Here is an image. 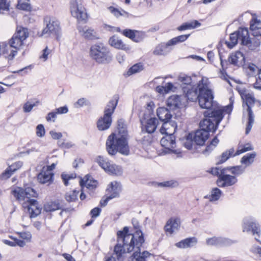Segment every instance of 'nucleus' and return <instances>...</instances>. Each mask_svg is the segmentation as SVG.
Returning a JSON list of instances; mask_svg holds the SVG:
<instances>
[{
  "instance_id": "nucleus-64",
  "label": "nucleus",
  "mask_w": 261,
  "mask_h": 261,
  "mask_svg": "<svg viewBox=\"0 0 261 261\" xmlns=\"http://www.w3.org/2000/svg\"><path fill=\"white\" fill-rule=\"evenodd\" d=\"M27 201L29 204L27 206L29 212H30L31 210L33 208L32 206H34L35 205L38 203V201L37 200L35 199H31L30 198H28Z\"/></svg>"
},
{
  "instance_id": "nucleus-4",
  "label": "nucleus",
  "mask_w": 261,
  "mask_h": 261,
  "mask_svg": "<svg viewBox=\"0 0 261 261\" xmlns=\"http://www.w3.org/2000/svg\"><path fill=\"white\" fill-rule=\"evenodd\" d=\"M215 123L210 118L204 117L200 122L199 129L194 133L192 138L197 146L196 149H198V146L205 145L206 141L210 137V133H215L217 130H215Z\"/></svg>"
},
{
  "instance_id": "nucleus-19",
  "label": "nucleus",
  "mask_w": 261,
  "mask_h": 261,
  "mask_svg": "<svg viewBox=\"0 0 261 261\" xmlns=\"http://www.w3.org/2000/svg\"><path fill=\"white\" fill-rule=\"evenodd\" d=\"M122 190V188L121 183L114 181L111 182L108 185L106 191L108 194H110L109 196L114 198L119 197V194Z\"/></svg>"
},
{
  "instance_id": "nucleus-26",
  "label": "nucleus",
  "mask_w": 261,
  "mask_h": 261,
  "mask_svg": "<svg viewBox=\"0 0 261 261\" xmlns=\"http://www.w3.org/2000/svg\"><path fill=\"white\" fill-rule=\"evenodd\" d=\"M250 29L253 31V36L261 37V20L256 17H252L250 21Z\"/></svg>"
},
{
  "instance_id": "nucleus-21",
  "label": "nucleus",
  "mask_w": 261,
  "mask_h": 261,
  "mask_svg": "<svg viewBox=\"0 0 261 261\" xmlns=\"http://www.w3.org/2000/svg\"><path fill=\"white\" fill-rule=\"evenodd\" d=\"M23 163L21 161L16 162L9 166L0 175V179H8L17 170L22 167Z\"/></svg>"
},
{
  "instance_id": "nucleus-45",
  "label": "nucleus",
  "mask_w": 261,
  "mask_h": 261,
  "mask_svg": "<svg viewBox=\"0 0 261 261\" xmlns=\"http://www.w3.org/2000/svg\"><path fill=\"white\" fill-rule=\"evenodd\" d=\"M237 243L236 240H232L230 239L223 237H219L218 247L229 246L233 244Z\"/></svg>"
},
{
  "instance_id": "nucleus-55",
  "label": "nucleus",
  "mask_w": 261,
  "mask_h": 261,
  "mask_svg": "<svg viewBox=\"0 0 261 261\" xmlns=\"http://www.w3.org/2000/svg\"><path fill=\"white\" fill-rule=\"evenodd\" d=\"M90 101L85 98H81L75 102V106L76 107H82L84 106H90Z\"/></svg>"
},
{
  "instance_id": "nucleus-53",
  "label": "nucleus",
  "mask_w": 261,
  "mask_h": 261,
  "mask_svg": "<svg viewBox=\"0 0 261 261\" xmlns=\"http://www.w3.org/2000/svg\"><path fill=\"white\" fill-rule=\"evenodd\" d=\"M176 182L169 180L161 182H156L155 185L158 187H173Z\"/></svg>"
},
{
  "instance_id": "nucleus-48",
  "label": "nucleus",
  "mask_w": 261,
  "mask_h": 261,
  "mask_svg": "<svg viewBox=\"0 0 261 261\" xmlns=\"http://www.w3.org/2000/svg\"><path fill=\"white\" fill-rule=\"evenodd\" d=\"M14 34L18 35V37L19 36H20V37H21V38L24 39V40L29 36L28 29L22 27L19 28L17 27Z\"/></svg>"
},
{
  "instance_id": "nucleus-10",
  "label": "nucleus",
  "mask_w": 261,
  "mask_h": 261,
  "mask_svg": "<svg viewBox=\"0 0 261 261\" xmlns=\"http://www.w3.org/2000/svg\"><path fill=\"white\" fill-rule=\"evenodd\" d=\"M12 194L18 200L21 199L24 200L25 198H37L38 196V194L34 188L26 186H24V188H19L18 190H13Z\"/></svg>"
},
{
  "instance_id": "nucleus-23",
  "label": "nucleus",
  "mask_w": 261,
  "mask_h": 261,
  "mask_svg": "<svg viewBox=\"0 0 261 261\" xmlns=\"http://www.w3.org/2000/svg\"><path fill=\"white\" fill-rule=\"evenodd\" d=\"M182 90L187 100L193 102L198 100L197 87L196 88L193 86L190 87H182Z\"/></svg>"
},
{
  "instance_id": "nucleus-18",
  "label": "nucleus",
  "mask_w": 261,
  "mask_h": 261,
  "mask_svg": "<svg viewBox=\"0 0 261 261\" xmlns=\"http://www.w3.org/2000/svg\"><path fill=\"white\" fill-rule=\"evenodd\" d=\"M109 43L115 48L121 49L127 53L129 52L131 49L129 45L124 43L122 40L116 35H113L109 38Z\"/></svg>"
},
{
  "instance_id": "nucleus-20",
  "label": "nucleus",
  "mask_w": 261,
  "mask_h": 261,
  "mask_svg": "<svg viewBox=\"0 0 261 261\" xmlns=\"http://www.w3.org/2000/svg\"><path fill=\"white\" fill-rule=\"evenodd\" d=\"M98 184L97 180L94 179L90 174H87L80 181V185L82 189L86 187L88 189H96Z\"/></svg>"
},
{
  "instance_id": "nucleus-41",
  "label": "nucleus",
  "mask_w": 261,
  "mask_h": 261,
  "mask_svg": "<svg viewBox=\"0 0 261 261\" xmlns=\"http://www.w3.org/2000/svg\"><path fill=\"white\" fill-rule=\"evenodd\" d=\"M177 80L182 83L181 85L182 88V87H190L192 86L191 85L192 80L190 76L181 73L178 76Z\"/></svg>"
},
{
  "instance_id": "nucleus-57",
  "label": "nucleus",
  "mask_w": 261,
  "mask_h": 261,
  "mask_svg": "<svg viewBox=\"0 0 261 261\" xmlns=\"http://www.w3.org/2000/svg\"><path fill=\"white\" fill-rule=\"evenodd\" d=\"M45 134L44 125L42 124H38L36 127V135L39 137H43Z\"/></svg>"
},
{
  "instance_id": "nucleus-63",
  "label": "nucleus",
  "mask_w": 261,
  "mask_h": 261,
  "mask_svg": "<svg viewBox=\"0 0 261 261\" xmlns=\"http://www.w3.org/2000/svg\"><path fill=\"white\" fill-rule=\"evenodd\" d=\"M18 8L20 10L30 11L31 10V6L30 4L26 2H23L19 3L18 5Z\"/></svg>"
},
{
  "instance_id": "nucleus-62",
  "label": "nucleus",
  "mask_w": 261,
  "mask_h": 261,
  "mask_svg": "<svg viewBox=\"0 0 261 261\" xmlns=\"http://www.w3.org/2000/svg\"><path fill=\"white\" fill-rule=\"evenodd\" d=\"M109 10L116 17H119L120 16H122V13L117 9L113 6H110L108 7Z\"/></svg>"
},
{
  "instance_id": "nucleus-27",
  "label": "nucleus",
  "mask_w": 261,
  "mask_h": 261,
  "mask_svg": "<svg viewBox=\"0 0 261 261\" xmlns=\"http://www.w3.org/2000/svg\"><path fill=\"white\" fill-rule=\"evenodd\" d=\"M234 153V148H231L229 149L226 150L224 151L220 156L216 158V160L218 161L216 163V165H220L223 164L227 161L230 158L237 156Z\"/></svg>"
},
{
  "instance_id": "nucleus-9",
  "label": "nucleus",
  "mask_w": 261,
  "mask_h": 261,
  "mask_svg": "<svg viewBox=\"0 0 261 261\" xmlns=\"http://www.w3.org/2000/svg\"><path fill=\"white\" fill-rule=\"evenodd\" d=\"M243 231L251 232L253 235L256 234L259 237L261 230L260 225L255 219L249 217L244 218L243 220Z\"/></svg>"
},
{
  "instance_id": "nucleus-8",
  "label": "nucleus",
  "mask_w": 261,
  "mask_h": 261,
  "mask_svg": "<svg viewBox=\"0 0 261 261\" xmlns=\"http://www.w3.org/2000/svg\"><path fill=\"white\" fill-rule=\"evenodd\" d=\"M156 114L159 119L163 122L160 132L164 134L169 129L168 123L172 117L171 111L165 107H159L156 110Z\"/></svg>"
},
{
  "instance_id": "nucleus-6",
  "label": "nucleus",
  "mask_w": 261,
  "mask_h": 261,
  "mask_svg": "<svg viewBox=\"0 0 261 261\" xmlns=\"http://www.w3.org/2000/svg\"><path fill=\"white\" fill-rule=\"evenodd\" d=\"M229 103L222 107L216 102L213 108L203 112L204 117L210 118L215 123V130H217L219 125L224 117V113L230 114L232 111L234 99L233 96L229 98Z\"/></svg>"
},
{
  "instance_id": "nucleus-42",
  "label": "nucleus",
  "mask_w": 261,
  "mask_h": 261,
  "mask_svg": "<svg viewBox=\"0 0 261 261\" xmlns=\"http://www.w3.org/2000/svg\"><path fill=\"white\" fill-rule=\"evenodd\" d=\"M79 191L76 189L71 192L66 193L65 195V199L68 202H76L78 200Z\"/></svg>"
},
{
  "instance_id": "nucleus-15",
  "label": "nucleus",
  "mask_w": 261,
  "mask_h": 261,
  "mask_svg": "<svg viewBox=\"0 0 261 261\" xmlns=\"http://www.w3.org/2000/svg\"><path fill=\"white\" fill-rule=\"evenodd\" d=\"M122 34L135 42H140L145 38V33L135 30L126 29L122 31Z\"/></svg>"
},
{
  "instance_id": "nucleus-40",
  "label": "nucleus",
  "mask_w": 261,
  "mask_h": 261,
  "mask_svg": "<svg viewBox=\"0 0 261 261\" xmlns=\"http://www.w3.org/2000/svg\"><path fill=\"white\" fill-rule=\"evenodd\" d=\"M225 171H229L233 175L235 176H239L242 174L244 172V168L241 165L228 166L225 167Z\"/></svg>"
},
{
  "instance_id": "nucleus-52",
  "label": "nucleus",
  "mask_w": 261,
  "mask_h": 261,
  "mask_svg": "<svg viewBox=\"0 0 261 261\" xmlns=\"http://www.w3.org/2000/svg\"><path fill=\"white\" fill-rule=\"evenodd\" d=\"M253 149V147L252 146L250 143H246L243 147L240 149L237 150L236 155H239L241 153L245 152L248 151L252 150Z\"/></svg>"
},
{
  "instance_id": "nucleus-39",
  "label": "nucleus",
  "mask_w": 261,
  "mask_h": 261,
  "mask_svg": "<svg viewBox=\"0 0 261 261\" xmlns=\"http://www.w3.org/2000/svg\"><path fill=\"white\" fill-rule=\"evenodd\" d=\"M24 40L20 36L18 37V35L14 34L9 40V43L11 47L17 49L23 45Z\"/></svg>"
},
{
  "instance_id": "nucleus-31",
  "label": "nucleus",
  "mask_w": 261,
  "mask_h": 261,
  "mask_svg": "<svg viewBox=\"0 0 261 261\" xmlns=\"http://www.w3.org/2000/svg\"><path fill=\"white\" fill-rule=\"evenodd\" d=\"M240 41L241 44L250 47L252 44V40L249 37L248 30L247 28H241L240 34Z\"/></svg>"
},
{
  "instance_id": "nucleus-30",
  "label": "nucleus",
  "mask_w": 261,
  "mask_h": 261,
  "mask_svg": "<svg viewBox=\"0 0 261 261\" xmlns=\"http://www.w3.org/2000/svg\"><path fill=\"white\" fill-rule=\"evenodd\" d=\"M142 246L135 245L136 250L132 254L133 258L136 259V261H146V259L150 255V253L147 251H144L141 253V248Z\"/></svg>"
},
{
  "instance_id": "nucleus-60",
  "label": "nucleus",
  "mask_w": 261,
  "mask_h": 261,
  "mask_svg": "<svg viewBox=\"0 0 261 261\" xmlns=\"http://www.w3.org/2000/svg\"><path fill=\"white\" fill-rule=\"evenodd\" d=\"M101 211V208L98 206L95 207L92 209L90 212V215L91 217V218L94 219L98 217L100 214Z\"/></svg>"
},
{
  "instance_id": "nucleus-11",
  "label": "nucleus",
  "mask_w": 261,
  "mask_h": 261,
  "mask_svg": "<svg viewBox=\"0 0 261 261\" xmlns=\"http://www.w3.org/2000/svg\"><path fill=\"white\" fill-rule=\"evenodd\" d=\"M65 204L64 200L60 199H56L51 200L44 204L43 210L46 212H52L56 210H61L65 212H70L74 211V208L64 207Z\"/></svg>"
},
{
  "instance_id": "nucleus-16",
  "label": "nucleus",
  "mask_w": 261,
  "mask_h": 261,
  "mask_svg": "<svg viewBox=\"0 0 261 261\" xmlns=\"http://www.w3.org/2000/svg\"><path fill=\"white\" fill-rule=\"evenodd\" d=\"M163 135V134H162ZM165 136L163 137L161 141L160 144L163 147L162 153L164 154L166 150V148H173V145L175 144V136L173 133H170L166 130L164 133Z\"/></svg>"
},
{
  "instance_id": "nucleus-22",
  "label": "nucleus",
  "mask_w": 261,
  "mask_h": 261,
  "mask_svg": "<svg viewBox=\"0 0 261 261\" xmlns=\"http://www.w3.org/2000/svg\"><path fill=\"white\" fill-rule=\"evenodd\" d=\"M156 121V119L155 118H150L147 120L146 122V124L144 125L143 124V120H141L140 122L142 125L141 128L142 133H147L148 134L153 133L155 131L157 127Z\"/></svg>"
},
{
  "instance_id": "nucleus-33",
  "label": "nucleus",
  "mask_w": 261,
  "mask_h": 261,
  "mask_svg": "<svg viewBox=\"0 0 261 261\" xmlns=\"http://www.w3.org/2000/svg\"><path fill=\"white\" fill-rule=\"evenodd\" d=\"M219 143V140L218 138V135H217L207 144L205 148L202 151L201 153L206 156L208 155L217 147Z\"/></svg>"
},
{
  "instance_id": "nucleus-54",
  "label": "nucleus",
  "mask_w": 261,
  "mask_h": 261,
  "mask_svg": "<svg viewBox=\"0 0 261 261\" xmlns=\"http://www.w3.org/2000/svg\"><path fill=\"white\" fill-rule=\"evenodd\" d=\"M19 237L23 239V240H26L27 242H30L32 238V234L29 231H23L17 232Z\"/></svg>"
},
{
  "instance_id": "nucleus-56",
  "label": "nucleus",
  "mask_w": 261,
  "mask_h": 261,
  "mask_svg": "<svg viewBox=\"0 0 261 261\" xmlns=\"http://www.w3.org/2000/svg\"><path fill=\"white\" fill-rule=\"evenodd\" d=\"M32 68L33 66L30 65L18 70L12 71V73H18L21 76H24L28 74V70L29 69L30 70H31L32 69Z\"/></svg>"
},
{
  "instance_id": "nucleus-14",
  "label": "nucleus",
  "mask_w": 261,
  "mask_h": 261,
  "mask_svg": "<svg viewBox=\"0 0 261 261\" xmlns=\"http://www.w3.org/2000/svg\"><path fill=\"white\" fill-rule=\"evenodd\" d=\"M61 31L60 22L57 20H50L46 27L42 31L41 36L45 34H53L57 37L59 35Z\"/></svg>"
},
{
  "instance_id": "nucleus-58",
  "label": "nucleus",
  "mask_w": 261,
  "mask_h": 261,
  "mask_svg": "<svg viewBox=\"0 0 261 261\" xmlns=\"http://www.w3.org/2000/svg\"><path fill=\"white\" fill-rule=\"evenodd\" d=\"M192 137L193 135L189 134L187 138V141L184 144L185 147L188 150H191L193 148V141H194Z\"/></svg>"
},
{
  "instance_id": "nucleus-47",
  "label": "nucleus",
  "mask_w": 261,
  "mask_h": 261,
  "mask_svg": "<svg viewBox=\"0 0 261 261\" xmlns=\"http://www.w3.org/2000/svg\"><path fill=\"white\" fill-rule=\"evenodd\" d=\"M190 36V34H185V35H181L178 36L177 37H174L172 39H170L171 44H172L173 45H175L178 43L183 42L186 41L188 38Z\"/></svg>"
},
{
  "instance_id": "nucleus-59",
  "label": "nucleus",
  "mask_w": 261,
  "mask_h": 261,
  "mask_svg": "<svg viewBox=\"0 0 261 261\" xmlns=\"http://www.w3.org/2000/svg\"><path fill=\"white\" fill-rule=\"evenodd\" d=\"M174 153L177 155L178 158L182 157V152L180 149H174L172 148H166V150L164 154Z\"/></svg>"
},
{
  "instance_id": "nucleus-38",
  "label": "nucleus",
  "mask_w": 261,
  "mask_h": 261,
  "mask_svg": "<svg viewBox=\"0 0 261 261\" xmlns=\"http://www.w3.org/2000/svg\"><path fill=\"white\" fill-rule=\"evenodd\" d=\"M222 194V191L218 188L215 187L211 190V194L209 196H204V198H208L211 202L215 201L218 200Z\"/></svg>"
},
{
  "instance_id": "nucleus-44",
  "label": "nucleus",
  "mask_w": 261,
  "mask_h": 261,
  "mask_svg": "<svg viewBox=\"0 0 261 261\" xmlns=\"http://www.w3.org/2000/svg\"><path fill=\"white\" fill-rule=\"evenodd\" d=\"M208 172L213 176L217 177V179H219L224 172H226L225 167L220 168L218 167L211 168Z\"/></svg>"
},
{
  "instance_id": "nucleus-43",
  "label": "nucleus",
  "mask_w": 261,
  "mask_h": 261,
  "mask_svg": "<svg viewBox=\"0 0 261 261\" xmlns=\"http://www.w3.org/2000/svg\"><path fill=\"white\" fill-rule=\"evenodd\" d=\"M256 155L255 152L248 153L242 158L241 163L243 164H251L254 162Z\"/></svg>"
},
{
  "instance_id": "nucleus-12",
  "label": "nucleus",
  "mask_w": 261,
  "mask_h": 261,
  "mask_svg": "<svg viewBox=\"0 0 261 261\" xmlns=\"http://www.w3.org/2000/svg\"><path fill=\"white\" fill-rule=\"evenodd\" d=\"M70 11L72 16L79 20H86L88 16L85 8L79 5L76 0H72L70 2Z\"/></svg>"
},
{
  "instance_id": "nucleus-1",
  "label": "nucleus",
  "mask_w": 261,
  "mask_h": 261,
  "mask_svg": "<svg viewBox=\"0 0 261 261\" xmlns=\"http://www.w3.org/2000/svg\"><path fill=\"white\" fill-rule=\"evenodd\" d=\"M117 242L114 252L119 260L123 254L134 251L135 245L142 246L145 242V239L141 227L135 229V233L133 234L129 233V228L127 226H124L122 230L117 231Z\"/></svg>"
},
{
  "instance_id": "nucleus-32",
  "label": "nucleus",
  "mask_w": 261,
  "mask_h": 261,
  "mask_svg": "<svg viewBox=\"0 0 261 261\" xmlns=\"http://www.w3.org/2000/svg\"><path fill=\"white\" fill-rule=\"evenodd\" d=\"M118 99L111 100L107 105L104 111L103 116L112 119V115L113 114L118 104Z\"/></svg>"
},
{
  "instance_id": "nucleus-51",
  "label": "nucleus",
  "mask_w": 261,
  "mask_h": 261,
  "mask_svg": "<svg viewBox=\"0 0 261 261\" xmlns=\"http://www.w3.org/2000/svg\"><path fill=\"white\" fill-rule=\"evenodd\" d=\"M34 208H33L31 210L30 212H29L30 214V217L35 218L37 216L40 214L42 210V207L38 205V203L35 205Z\"/></svg>"
},
{
  "instance_id": "nucleus-7",
  "label": "nucleus",
  "mask_w": 261,
  "mask_h": 261,
  "mask_svg": "<svg viewBox=\"0 0 261 261\" xmlns=\"http://www.w3.org/2000/svg\"><path fill=\"white\" fill-rule=\"evenodd\" d=\"M242 98L243 100H245V101H243V107H245V105L247 106V111L248 112V121L246 127L245 134H248L250 132L253 124L254 123V114L252 110V107L254 106L256 99L254 97L253 95L250 93L245 94L244 92L246 91L245 90L243 91H238Z\"/></svg>"
},
{
  "instance_id": "nucleus-29",
  "label": "nucleus",
  "mask_w": 261,
  "mask_h": 261,
  "mask_svg": "<svg viewBox=\"0 0 261 261\" xmlns=\"http://www.w3.org/2000/svg\"><path fill=\"white\" fill-rule=\"evenodd\" d=\"M241 28L242 27H240L237 31L230 34V41H225V44L229 49L232 48L236 45H237L238 42V40H240Z\"/></svg>"
},
{
  "instance_id": "nucleus-35",
  "label": "nucleus",
  "mask_w": 261,
  "mask_h": 261,
  "mask_svg": "<svg viewBox=\"0 0 261 261\" xmlns=\"http://www.w3.org/2000/svg\"><path fill=\"white\" fill-rule=\"evenodd\" d=\"M144 69V66L143 63L139 62L130 67L126 72L123 73V75L125 77H128L132 74L141 72Z\"/></svg>"
},
{
  "instance_id": "nucleus-34",
  "label": "nucleus",
  "mask_w": 261,
  "mask_h": 261,
  "mask_svg": "<svg viewBox=\"0 0 261 261\" xmlns=\"http://www.w3.org/2000/svg\"><path fill=\"white\" fill-rule=\"evenodd\" d=\"M112 122V119L103 117L98 119L97 122V127L99 130L108 129L111 126Z\"/></svg>"
},
{
  "instance_id": "nucleus-46",
  "label": "nucleus",
  "mask_w": 261,
  "mask_h": 261,
  "mask_svg": "<svg viewBox=\"0 0 261 261\" xmlns=\"http://www.w3.org/2000/svg\"><path fill=\"white\" fill-rule=\"evenodd\" d=\"M95 162L99 165V166L102 168L105 171L108 168L110 162L107 158H105L103 156L98 155L95 160Z\"/></svg>"
},
{
  "instance_id": "nucleus-36",
  "label": "nucleus",
  "mask_w": 261,
  "mask_h": 261,
  "mask_svg": "<svg viewBox=\"0 0 261 261\" xmlns=\"http://www.w3.org/2000/svg\"><path fill=\"white\" fill-rule=\"evenodd\" d=\"M105 171L109 174L117 176L121 175L123 173V169L121 166L114 164H111L110 162Z\"/></svg>"
},
{
  "instance_id": "nucleus-3",
  "label": "nucleus",
  "mask_w": 261,
  "mask_h": 261,
  "mask_svg": "<svg viewBox=\"0 0 261 261\" xmlns=\"http://www.w3.org/2000/svg\"><path fill=\"white\" fill-rule=\"evenodd\" d=\"M89 57L97 64L108 65L113 60L110 49L102 43L92 44L89 49Z\"/></svg>"
},
{
  "instance_id": "nucleus-61",
  "label": "nucleus",
  "mask_w": 261,
  "mask_h": 261,
  "mask_svg": "<svg viewBox=\"0 0 261 261\" xmlns=\"http://www.w3.org/2000/svg\"><path fill=\"white\" fill-rule=\"evenodd\" d=\"M219 237H214L206 239V243L209 245H215L218 246Z\"/></svg>"
},
{
  "instance_id": "nucleus-5",
  "label": "nucleus",
  "mask_w": 261,
  "mask_h": 261,
  "mask_svg": "<svg viewBox=\"0 0 261 261\" xmlns=\"http://www.w3.org/2000/svg\"><path fill=\"white\" fill-rule=\"evenodd\" d=\"M208 82H204L202 79L198 82L197 86L198 103L200 107L206 109L205 111H208L209 109H212L216 102L214 100V93L208 87Z\"/></svg>"
},
{
  "instance_id": "nucleus-37",
  "label": "nucleus",
  "mask_w": 261,
  "mask_h": 261,
  "mask_svg": "<svg viewBox=\"0 0 261 261\" xmlns=\"http://www.w3.org/2000/svg\"><path fill=\"white\" fill-rule=\"evenodd\" d=\"M178 96L173 95L171 96L168 98L166 101L167 108L170 111L176 110L179 108L178 104Z\"/></svg>"
},
{
  "instance_id": "nucleus-50",
  "label": "nucleus",
  "mask_w": 261,
  "mask_h": 261,
  "mask_svg": "<svg viewBox=\"0 0 261 261\" xmlns=\"http://www.w3.org/2000/svg\"><path fill=\"white\" fill-rule=\"evenodd\" d=\"M83 36L86 39L89 40H94L98 38L96 37V33L94 30L91 29H87L84 31Z\"/></svg>"
},
{
  "instance_id": "nucleus-24",
  "label": "nucleus",
  "mask_w": 261,
  "mask_h": 261,
  "mask_svg": "<svg viewBox=\"0 0 261 261\" xmlns=\"http://www.w3.org/2000/svg\"><path fill=\"white\" fill-rule=\"evenodd\" d=\"M54 174L50 170H43L37 175V180L41 184L51 183L53 181Z\"/></svg>"
},
{
  "instance_id": "nucleus-13",
  "label": "nucleus",
  "mask_w": 261,
  "mask_h": 261,
  "mask_svg": "<svg viewBox=\"0 0 261 261\" xmlns=\"http://www.w3.org/2000/svg\"><path fill=\"white\" fill-rule=\"evenodd\" d=\"M224 172L219 179H217L216 184L219 188H225L232 186L238 181L237 177L235 176L226 173Z\"/></svg>"
},
{
  "instance_id": "nucleus-2",
  "label": "nucleus",
  "mask_w": 261,
  "mask_h": 261,
  "mask_svg": "<svg viewBox=\"0 0 261 261\" xmlns=\"http://www.w3.org/2000/svg\"><path fill=\"white\" fill-rule=\"evenodd\" d=\"M118 133H112L109 136L106 143V149L111 155H115L118 152L123 155L129 153L128 143V131L123 119L117 121Z\"/></svg>"
},
{
  "instance_id": "nucleus-49",
  "label": "nucleus",
  "mask_w": 261,
  "mask_h": 261,
  "mask_svg": "<svg viewBox=\"0 0 261 261\" xmlns=\"http://www.w3.org/2000/svg\"><path fill=\"white\" fill-rule=\"evenodd\" d=\"M239 55H240V57H242V55L241 54V51L240 50L236 51L234 54H231L228 58V61L230 64L235 66H239L238 56H237Z\"/></svg>"
},
{
  "instance_id": "nucleus-17",
  "label": "nucleus",
  "mask_w": 261,
  "mask_h": 261,
  "mask_svg": "<svg viewBox=\"0 0 261 261\" xmlns=\"http://www.w3.org/2000/svg\"><path fill=\"white\" fill-rule=\"evenodd\" d=\"M171 41L169 40L167 42H161L156 45L153 51V54L156 56H167L172 50Z\"/></svg>"
},
{
  "instance_id": "nucleus-25",
  "label": "nucleus",
  "mask_w": 261,
  "mask_h": 261,
  "mask_svg": "<svg viewBox=\"0 0 261 261\" xmlns=\"http://www.w3.org/2000/svg\"><path fill=\"white\" fill-rule=\"evenodd\" d=\"M180 221L178 218H171L167 222L164 229L166 232L172 233L174 230H178L180 227Z\"/></svg>"
},
{
  "instance_id": "nucleus-28",
  "label": "nucleus",
  "mask_w": 261,
  "mask_h": 261,
  "mask_svg": "<svg viewBox=\"0 0 261 261\" xmlns=\"http://www.w3.org/2000/svg\"><path fill=\"white\" fill-rule=\"evenodd\" d=\"M197 243V239L196 237H189L176 243L175 245L179 248H191Z\"/></svg>"
}]
</instances>
